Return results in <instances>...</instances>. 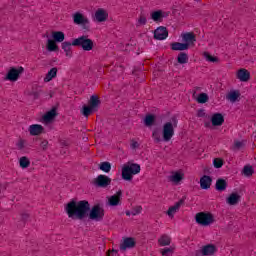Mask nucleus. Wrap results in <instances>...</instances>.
I'll use <instances>...</instances> for the list:
<instances>
[{
    "label": "nucleus",
    "instance_id": "nucleus-52",
    "mask_svg": "<svg viewBox=\"0 0 256 256\" xmlns=\"http://www.w3.org/2000/svg\"><path fill=\"white\" fill-rule=\"evenodd\" d=\"M113 253H117V250H112Z\"/></svg>",
    "mask_w": 256,
    "mask_h": 256
},
{
    "label": "nucleus",
    "instance_id": "nucleus-51",
    "mask_svg": "<svg viewBox=\"0 0 256 256\" xmlns=\"http://www.w3.org/2000/svg\"><path fill=\"white\" fill-rule=\"evenodd\" d=\"M126 215H127V217H131V215H133V214H131V211H126Z\"/></svg>",
    "mask_w": 256,
    "mask_h": 256
},
{
    "label": "nucleus",
    "instance_id": "nucleus-2",
    "mask_svg": "<svg viewBox=\"0 0 256 256\" xmlns=\"http://www.w3.org/2000/svg\"><path fill=\"white\" fill-rule=\"evenodd\" d=\"M177 127V118H172V121L165 122L162 126V136L161 132L158 129H154L152 132V138L154 142L161 143L164 141L165 143H169L173 136L175 135V128Z\"/></svg>",
    "mask_w": 256,
    "mask_h": 256
},
{
    "label": "nucleus",
    "instance_id": "nucleus-32",
    "mask_svg": "<svg viewBox=\"0 0 256 256\" xmlns=\"http://www.w3.org/2000/svg\"><path fill=\"white\" fill-rule=\"evenodd\" d=\"M31 165V160H29L26 156H22L19 159V166L21 169H27Z\"/></svg>",
    "mask_w": 256,
    "mask_h": 256
},
{
    "label": "nucleus",
    "instance_id": "nucleus-46",
    "mask_svg": "<svg viewBox=\"0 0 256 256\" xmlns=\"http://www.w3.org/2000/svg\"><path fill=\"white\" fill-rule=\"evenodd\" d=\"M234 147H235V149H243V147H245V142H243V141H236L234 143Z\"/></svg>",
    "mask_w": 256,
    "mask_h": 256
},
{
    "label": "nucleus",
    "instance_id": "nucleus-19",
    "mask_svg": "<svg viewBox=\"0 0 256 256\" xmlns=\"http://www.w3.org/2000/svg\"><path fill=\"white\" fill-rule=\"evenodd\" d=\"M237 79H239V81H242V83H247V81L251 79V73H249L247 69L242 68L237 72Z\"/></svg>",
    "mask_w": 256,
    "mask_h": 256
},
{
    "label": "nucleus",
    "instance_id": "nucleus-4",
    "mask_svg": "<svg viewBox=\"0 0 256 256\" xmlns=\"http://www.w3.org/2000/svg\"><path fill=\"white\" fill-rule=\"evenodd\" d=\"M72 45L73 47H81L83 51H93V47L95 46L93 40H91L87 35L75 38L72 41Z\"/></svg>",
    "mask_w": 256,
    "mask_h": 256
},
{
    "label": "nucleus",
    "instance_id": "nucleus-49",
    "mask_svg": "<svg viewBox=\"0 0 256 256\" xmlns=\"http://www.w3.org/2000/svg\"><path fill=\"white\" fill-rule=\"evenodd\" d=\"M204 116H205V110H199L198 117H204Z\"/></svg>",
    "mask_w": 256,
    "mask_h": 256
},
{
    "label": "nucleus",
    "instance_id": "nucleus-24",
    "mask_svg": "<svg viewBox=\"0 0 256 256\" xmlns=\"http://www.w3.org/2000/svg\"><path fill=\"white\" fill-rule=\"evenodd\" d=\"M172 51H187L189 49V44L174 42L171 44Z\"/></svg>",
    "mask_w": 256,
    "mask_h": 256
},
{
    "label": "nucleus",
    "instance_id": "nucleus-42",
    "mask_svg": "<svg viewBox=\"0 0 256 256\" xmlns=\"http://www.w3.org/2000/svg\"><path fill=\"white\" fill-rule=\"evenodd\" d=\"M253 166H244L243 168V174L245 177H251L253 175Z\"/></svg>",
    "mask_w": 256,
    "mask_h": 256
},
{
    "label": "nucleus",
    "instance_id": "nucleus-10",
    "mask_svg": "<svg viewBox=\"0 0 256 256\" xmlns=\"http://www.w3.org/2000/svg\"><path fill=\"white\" fill-rule=\"evenodd\" d=\"M72 18L75 25H82L83 27H87V25H89V18L81 12H75Z\"/></svg>",
    "mask_w": 256,
    "mask_h": 256
},
{
    "label": "nucleus",
    "instance_id": "nucleus-6",
    "mask_svg": "<svg viewBox=\"0 0 256 256\" xmlns=\"http://www.w3.org/2000/svg\"><path fill=\"white\" fill-rule=\"evenodd\" d=\"M196 223L202 225V227H209L212 223L215 222L213 215L211 213L199 212L195 216Z\"/></svg>",
    "mask_w": 256,
    "mask_h": 256
},
{
    "label": "nucleus",
    "instance_id": "nucleus-1",
    "mask_svg": "<svg viewBox=\"0 0 256 256\" xmlns=\"http://www.w3.org/2000/svg\"><path fill=\"white\" fill-rule=\"evenodd\" d=\"M65 211L70 219L83 220L87 217V213L91 211V204L87 200H72L65 206Z\"/></svg>",
    "mask_w": 256,
    "mask_h": 256
},
{
    "label": "nucleus",
    "instance_id": "nucleus-13",
    "mask_svg": "<svg viewBox=\"0 0 256 256\" xmlns=\"http://www.w3.org/2000/svg\"><path fill=\"white\" fill-rule=\"evenodd\" d=\"M166 37H169V31L166 27L160 26L154 31V39L163 41Z\"/></svg>",
    "mask_w": 256,
    "mask_h": 256
},
{
    "label": "nucleus",
    "instance_id": "nucleus-37",
    "mask_svg": "<svg viewBox=\"0 0 256 256\" xmlns=\"http://www.w3.org/2000/svg\"><path fill=\"white\" fill-rule=\"evenodd\" d=\"M151 19L153 21H161L163 19V12L161 10L151 13Z\"/></svg>",
    "mask_w": 256,
    "mask_h": 256
},
{
    "label": "nucleus",
    "instance_id": "nucleus-30",
    "mask_svg": "<svg viewBox=\"0 0 256 256\" xmlns=\"http://www.w3.org/2000/svg\"><path fill=\"white\" fill-rule=\"evenodd\" d=\"M57 77V68H52L44 77V83H49V81L55 79Z\"/></svg>",
    "mask_w": 256,
    "mask_h": 256
},
{
    "label": "nucleus",
    "instance_id": "nucleus-35",
    "mask_svg": "<svg viewBox=\"0 0 256 256\" xmlns=\"http://www.w3.org/2000/svg\"><path fill=\"white\" fill-rule=\"evenodd\" d=\"M46 47L48 51H57L59 49V46H57L55 40H51V39L47 40Z\"/></svg>",
    "mask_w": 256,
    "mask_h": 256
},
{
    "label": "nucleus",
    "instance_id": "nucleus-23",
    "mask_svg": "<svg viewBox=\"0 0 256 256\" xmlns=\"http://www.w3.org/2000/svg\"><path fill=\"white\" fill-rule=\"evenodd\" d=\"M158 245L160 247H168L169 245H171V236L167 234L161 235L158 239Z\"/></svg>",
    "mask_w": 256,
    "mask_h": 256
},
{
    "label": "nucleus",
    "instance_id": "nucleus-3",
    "mask_svg": "<svg viewBox=\"0 0 256 256\" xmlns=\"http://www.w3.org/2000/svg\"><path fill=\"white\" fill-rule=\"evenodd\" d=\"M141 173V165L137 163H126L122 166V179L124 181H133L134 175Z\"/></svg>",
    "mask_w": 256,
    "mask_h": 256
},
{
    "label": "nucleus",
    "instance_id": "nucleus-36",
    "mask_svg": "<svg viewBox=\"0 0 256 256\" xmlns=\"http://www.w3.org/2000/svg\"><path fill=\"white\" fill-rule=\"evenodd\" d=\"M145 25H147V17L145 16V14H141L137 19L136 27H143Z\"/></svg>",
    "mask_w": 256,
    "mask_h": 256
},
{
    "label": "nucleus",
    "instance_id": "nucleus-26",
    "mask_svg": "<svg viewBox=\"0 0 256 256\" xmlns=\"http://www.w3.org/2000/svg\"><path fill=\"white\" fill-rule=\"evenodd\" d=\"M239 201H241V196L237 193L230 194V196L226 199L228 205H237Z\"/></svg>",
    "mask_w": 256,
    "mask_h": 256
},
{
    "label": "nucleus",
    "instance_id": "nucleus-40",
    "mask_svg": "<svg viewBox=\"0 0 256 256\" xmlns=\"http://www.w3.org/2000/svg\"><path fill=\"white\" fill-rule=\"evenodd\" d=\"M204 59H206V61H209V63H217L219 61V58L212 56L211 54H209V52H204Z\"/></svg>",
    "mask_w": 256,
    "mask_h": 256
},
{
    "label": "nucleus",
    "instance_id": "nucleus-14",
    "mask_svg": "<svg viewBox=\"0 0 256 256\" xmlns=\"http://www.w3.org/2000/svg\"><path fill=\"white\" fill-rule=\"evenodd\" d=\"M137 242H135V238H124L123 242L120 244V251H127V249H133Z\"/></svg>",
    "mask_w": 256,
    "mask_h": 256
},
{
    "label": "nucleus",
    "instance_id": "nucleus-18",
    "mask_svg": "<svg viewBox=\"0 0 256 256\" xmlns=\"http://www.w3.org/2000/svg\"><path fill=\"white\" fill-rule=\"evenodd\" d=\"M183 203H185V200L181 199L180 201L176 202L173 206H171L167 211L168 217H171V219H173V217H175V213H177V211L181 209V205H183Z\"/></svg>",
    "mask_w": 256,
    "mask_h": 256
},
{
    "label": "nucleus",
    "instance_id": "nucleus-43",
    "mask_svg": "<svg viewBox=\"0 0 256 256\" xmlns=\"http://www.w3.org/2000/svg\"><path fill=\"white\" fill-rule=\"evenodd\" d=\"M27 142L23 139H19L17 142H16V149H18V151H23V149H25V144Z\"/></svg>",
    "mask_w": 256,
    "mask_h": 256
},
{
    "label": "nucleus",
    "instance_id": "nucleus-27",
    "mask_svg": "<svg viewBox=\"0 0 256 256\" xmlns=\"http://www.w3.org/2000/svg\"><path fill=\"white\" fill-rule=\"evenodd\" d=\"M215 251H216L215 246H213V245H206V246H204L202 248L201 253L204 256H211V255L215 254Z\"/></svg>",
    "mask_w": 256,
    "mask_h": 256
},
{
    "label": "nucleus",
    "instance_id": "nucleus-41",
    "mask_svg": "<svg viewBox=\"0 0 256 256\" xmlns=\"http://www.w3.org/2000/svg\"><path fill=\"white\" fill-rule=\"evenodd\" d=\"M197 103H207L209 101V96L206 93H201L196 99Z\"/></svg>",
    "mask_w": 256,
    "mask_h": 256
},
{
    "label": "nucleus",
    "instance_id": "nucleus-7",
    "mask_svg": "<svg viewBox=\"0 0 256 256\" xmlns=\"http://www.w3.org/2000/svg\"><path fill=\"white\" fill-rule=\"evenodd\" d=\"M104 217L105 209L103 206L96 204L91 208L89 212V219H91V221H103Z\"/></svg>",
    "mask_w": 256,
    "mask_h": 256
},
{
    "label": "nucleus",
    "instance_id": "nucleus-21",
    "mask_svg": "<svg viewBox=\"0 0 256 256\" xmlns=\"http://www.w3.org/2000/svg\"><path fill=\"white\" fill-rule=\"evenodd\" d=\"M211 183H213V179H211V176L204 175L200 178V187L201 189H210Z\"/></svg>",
    "mask_w": 256,
    "mask_h": 256
},
{
    "label": "nucleus",
    "instance_id": "nucleus-25",
    "mask_svg": "<svg viewBox=\"0 0 256 256\" xmlns=\"http://www.w3.org/2000/svg\"><path fill=\"white\" fill-rule=\"evenodd\" d=\"M55 117H57V110L52 109L48 111L42 119L45 123H51V121H53Z\"/></svg>",
    "mask_w": 256,
    "mask_h": 256
},
{
    "label": "nucleus",
    "instance_id": "nucleus-9",
    "mask_svg": "<svg viewBox=\"0 0 256 256\" xmlns=\"http://www.w3.org/2000/svg\"><path fill=\"white\" fill-rule=\"evenodd\" d=\"M93 185L101 189H107L111 185V178L107 175L100 174L93 180Z\"/></svg>",
    "mask_w": 256,
    "mask_h": 256
},
{
    "label": "nucleus",
    "instance_id": "nucleus-48",
    "mask_svg": "<svg viewBox=\"0 0 256 256\" xmlns=\"http://www.w3.org/2000/svg\"><path fill=\"white\" fill-rule=\"evenodd\" d=\"M47 145H49V142H47L46 140L42 141L41 143L42 149H47Z\"/></svg>",
    "mask_w": 256,
    "mask_h": 256
},
{
    "label": "nucleus",
    "instance_id": "nucleus-22",
    "mask_svg": "<svg viewBox=\"0 0 256 256\" xmlns=\"http://www.w3.org/2000/svg\"><path fill=\"white\" fill-rule=\"evenodd\" d=\"M239 97H241V92H239V90H231L226 94V99L227 101H230V103H236Z\"/></svg>",
    "mask_w": 256,
    "mask_h": 256
},
{
    "label": "nucleus",
    "instance_id": "nucleus-50",
    "mask_svg": "<svg viewBox=\"0 0 256 256\" xmlns=\"http://www.w3.org/2000/svg\"><path fill=\"white\" fill-rule=\"evenodd\" d=\"M30 95H33L34 99H38L39 98V92H31Z\"/></svg>",
    "mask_w": 256,
    "mask_h": 256
},
{
    "label": "nucleus",
    "instance_id": "nucleus-11",
    "mask_svg": "<svg viewBox=\"0 0 256 256\" xmlns=\"http://www.w3.org/2000/svg\"><path fill=\"white\" fill-rule=\"evenodd\" d=\"M121 197H123V192L119 190L114 195L108 197L107 205L109 207H119L121 205Z\"/></svg>",
    "mask_w": 256,
    "mask_h": 256
},
{
    "label": "nucleus",
    "instance_id": "nucleus-47",
    "mask_svg": "<svg viewBox=\"0 0 256 256\" xmlns=\"http://www.w3.org/2000/svg\"><path fill=\"white\" fill-rule=\"evenodd\" d=\"M130 147H131V149H138V147H139V142H138V141H135V140H132V141H131V144H130Z\"/></svg>",
    "mask_w": 256,
    "mask_h": 256
},
{
    "label": "nucleus",
    "instance_id": "nucleus-17",
    "mask_svg": "<svg viewBox=\"0 0 256 256\" xmlns=\"http://www.w3.org/2000/svg\"><path fill=\"white\" fill-rule=\"evenodd\" d=\"M183 177H185L183 172H172L168 179L174 185H179L183 181Z\"/></svg>",
    "mask_w": 256,
    "mask_h": 256
},
{
    "label": "nucleus",
    "instance_id": "nucleus-8",
    "mask_svg": "<svg viewBox=\"0 0 256 256\" xmlns=\"http://www.w3.org/2000/svg\"><path fill=\"white\" fill-rule=\"evenodd\" d=\"M25 71V68H23L22 66H18V67H12L9 69L7 75H6V81H18L19 78L21 77V75H23Z\"/></svg>",
    "mask_w": 256,
    "mask_h": 256
},
{
    "label": "nucleus",
    "instance_id": "nucleus-33",
    "mask_svg": "<svg viewBox=\"0 0 256 256\" xmlns=\"http://www.w3.org/2000/svg\"><path fill=\"white\" fill-rule=\"evenodd\" d=\"M227 189V181L224 179H218L216 181V190L217 191H225Z\"/></svg>",
    "mask_w": 256,
    "mask_h": 256
},
{
    "label": "nucleus",
    "instance_id": "nucleus-20",
    "mask_svg": "<svg viewBox=\"0 0 256 256\" xmlns=\"http://www.w3.org/2000/svg\"><path fill=\"white\" fill-rule=\"evenodd\" d=\"M28 131L32 137H36L43 133L44 128L40 124H32L29 126Z\"/></svg>",
    "mask_w": 256,
    "mask_h": 256
},
{
    "label": "nucleus",
    "instance_id": "nucleus-45",
    "mask_svg": "<svg viewBox=\"0 0 256 256\" xmlns=\"http://www.w3.org/2000/svg\"><path fill=\"white\" fill-rule=\"evenodd\" d=\"M143 211V207L141 206H136L135 208L132 209L131 215L135 217V215H140V213Z\"/></svg>",
    "mask_w": 256,
    "mask_h": 256
},
{
    "label": "nucleus",
    "instance_id": "nucleus-31",
    "mask_svg": "<svg viewBox=\"0 0 256 256\" xmlns=\"http://www.w3.org/2000/svg\"><path fill=\"white\" fill-rule=\"evenodd\" d=\"M177 62L180 65H185V63H189V55L185 52H181L177 57Z\"/></svg>",
    "mask_w": 256,
    "mask_h": 256
},
{
    "label": "nucleus",
    "instance_id": "nucleus-44",
    "mask_svg": "<svg viewBox=\"0 0 256 256\" xmlns=\"http://www.w3.org/2000/svg\"><path fill=\"white\" fill-rule=\"evenodd\" d=\"M213 165L216 169H221V167H223V160L215 158L213 161Z\"/></svg>",
    "mask_w": 256,
    "mask_h": 256
},
{
    "label": "nucleus",
    "instance_id": "nucleus-29",
    "mask_svg": "<svg viewBox=\"0 0 256 256\" xmlns=\"http://www.w3.org/2000/svg\"><path fill=\"white\" fill-rule=\"evenodd\" d=\"M73 43L71 42H62L61 47L63 51L66 53V57H72L73 53L71 52V47Z\"/></svg>",
    "mask_w": 256,
    "mask_h": 256
},
{
    "label": "nucleus",
    "instance_id": "nucleus-38",
    "mask_svg": "<svg viewBox=\"0 0 256 256\" xmlns=\"http://www.w3.org/2000/svg\"><path fill=\"white\" fill-rule=\"evenodd\" d=\"M100 171H104V173H109L111 171V163L109 162H101L99 165Z\"/></svg>",
    "mask_w": 256,
    "mask_h": 256
},
{
    "label": "nucleus",
    "instance_id": "nucleus-15",
    "mask_svg": "<svg viewBox=\"0 0 256 256\" xmlns=\"http://www.w3.org/2000/svg\"><path fill=\"white\" fill-rule=\"evenodd\" d=\"M108 17H109V13H107V10H105L103 8L97 9L95 12V15H94V19L98 23H103V22L107 21Z\"/></svg>",
    "mask_w": 256,
    "mask_h": 256
},
{
    "label": "nucleus",
    "instance_id": "nucleus-16",
    "mask_svg": "<svg viewBox=\"0 0 256 256\" xmlns=\"http://www.w3.org/2000/svg\"><path fill=\"white\" fill-rule=\"evenodd\" d=\"M211 123L213 127H221L223 123H225V118L223 117V114L221 113H215L212 115Z\"/></svg>",
    "mask_w": 256,
    "mask_h": 256
},
{
    "label": "nucleus",
    "instance_id": "nucleus-12",
    "mask_svg": "<svg viewBox=\"0 0 256 256\" xmlns=\"http://www.w3.org/2000/svg\"><path fill=\"white\" fill-rule=\"evenodd\" d=\"M181 38L184 44L188 45V48L190 45H195V41H197V38L195 37V34L193 32L182 33Z\"/></svg>",
    "mask_w": 256,
    "mask_h": 256
},
{
    "label": "nucleus",
    "instance_id": "nucleus-5",
    "mask_svg": "<svg viewBox=\"0 0 256 256\" xmlns=\"http://www.w3.org/2000/svg\"><path fill=\"white\" fill-rule=\"evenodd\" d=\"M99 105H101V100L97 95H92L89 100L88 106H83L82 108V115L84 117H89L91 113H95L99 110Z\"/></svg>",
    "mask_w": 256,
    "mask_h": 256
},
{
    "label": "nucleus",
    "instance_id": "nucleus-34",
    "mask_svg": "<svg viewBox=\"0 0 256 256\" xmlns=\"http://www.w3.org/2000/svg\"><path fill=\"white\" fill-rule=\"evenodd\" d=\"M162 256H171L175 253V246H170L168 248H163L160 250Z\"/></svg>",
    "mask_w": 256,
    "mask_h": 256
},
{
    "label": "nucleus",
    "instance_id": "nucleus-39",
    "mask_svg": "<svg viewBox=\"0 0 256 256\" xmlns=\"http://www.w3.org/2000/svg\"><path fill=\"white\" fill-rule=\"evenodd\" d=\"M144 123L146 125V127H151L153 125V123H155V116L154 115H146L145 119H144Z\"/></svg>",
    "mask_w": 256,
    "mask_h": 256
},
{
    "label": "nucleus",
    "instance_id": "nucleus-28",
    "mask_svg": "<svg viewBox=\"0 0 256 256\" xmlns=\"http://www.w3.org/2000/svg\"><path fill=\"white\" fill-rule=\"evenodd\" d=\"M52 37L56 43H63L65 41V33L61 31L52 32Z\"/></svg>",
    "mask_w": 256,
    "mask_h": 256
}]
</instances>
